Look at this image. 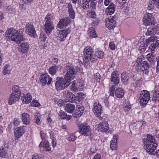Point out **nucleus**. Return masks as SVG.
<instances>
[{
	"label": "nucleus",
	"instance_id": "obj_38",
	"mask_svg": "<svg viewBox=\"0 0 159 159\" xmlns=\"http://www.w3.org/2000/svg\"><path fill=\"white\" fill-rule=\"evenodd\" d=\"M43 149L47 151H50L51 150V148L49 147V143L47 141H44L43 143Z\"/></svg>",
	"mask_w": 159,
	"mask_h": 159
},
{
	"label": "nucleus",
	"instance_id": "obj_25",
	"mask_svg": "<svg viewBox=\"0 0 159 159\" xmlns=\"http://www.w3.org/2000/svg\"><path fill=\"white\" fill-rule=\"evenodd\" d=\"M117 139V135L115 134L113 136L112 139L111 141L110 147L112 150H115L116 149Z\"/></svg>",
	"mask_w": 159,
	"mask_h": 159
},
{
	"label": "nucleus",
	"instance_id": "obj_13",
	"mask_svg": "<svg viewBox=\"0 0 159 159\" xmlns=\"http://www.w3.org/2000/svg\"><path fill=\"white\" fill-rule=\"evenodd\" d=\"M26 32L31 37H34L36 34L33 24L32 23H28L25 25Z\"/></svg>",
	"mask_w": 159,
	"mask_h": 159
},
{
	"label": "nucleus",
	"instance_id": "obj_55",
	"mask_svg": "<svg viewBox=\"0 0 159 159\" xmlns=\"http://www.w3.org/2000/svg\"><path fill=\"white\" fill-rule=\"evenodd\" d=\"M146 43H147V47L148 45V44L151 42H154V37H151L150 38L146 40Z\"/></svg>",
	"mask_w": 159,
	"mask_h": 159
},
{
	"label": "nucleus",
	"instance_id": "obj_2",
	"mask_svg": "<svg viewBox=\"0 0 159 159\" xmlns=\"http://www.w3.org/2000/svg\"><path fill=\"white\" fill-rule=\"evenodd\" d=\"M144 147L150 154H153V152L156 149L157 144L155 142L154 138L148 134L145 138L142 139Z\"/></svg>",
	"mask_w": 159,
	"mask_h": 159
},
{
	"label": "nucleus",
	"instance_id": "obj_1",
	"mask_svg": "<svg viewBox=\"0 0 159 159\" xmlns=\"http://www.w3.org/2000/svg\"><path fill=\"white\" fill-rule=\"evenodd\" d=\"M24 30V29H20L16 30L15 29L11 28L6 31V37L8 39L19 44L21 41L25 40L23 35Z\"/></svg>",
	"mask_w": 159,
	"mask_h": 159
},
{
	"label": "nucleus",
	"instance_id": "obj_14",
	"mask_svg": "<svg viewBox=\"0 0 159 159\" xmlns=\"http://www.w3.org/2000/svg\"><path fill=\"white\" fill-rule=\"evenodd\" d=\"M25 126H21L16 128L14 131L15 139L18 140L25 133Z\"/></svg>",
	"mask_w": 159,
	"mask_h": 159
},
{
	"label": "nucleus",
	"instance_id": "obj_51",
	"mask_svg": "<svg viewBox=\"0 0 159 159\" xmlns=\"http://www.w3.org/2000/svg\"><path fill=\"white\" fill-rule=\"evenodd\" d=\"M115 90V85H113L109 89V93L110 96L114 97V91Z\"/></svg>",
	"mask_w": 159,
	"mask_h": 159
},
{
	"label": "nucleus",
	"instance_id": "obj_50",
	"mask_svg": "<svg viewBox=\"0 0 159 159\" xmlns=\"http://www.w3.org/2000/svg\"><path fill=\"white\" fill-rule=\"evenodd\" d=\"M8 66L7 65H5L4 66V70L2 72L3 74L5 75L7 74H9L10 73V70L8 69Z\"/></svg>",
	"mask_w": 159,
	"mask_h": 159
},
{
	"label": "nucleus",
	"instance_id": "obj_56",
	"mask_svg": "<svg viewBox=\"0 0 159 159\" xmlns=\"http://www.w3.org/2000/svg\"><path fill=\"white\" fill-rule=\"evenodd\" d=\"M40 114H39V115H35V123L38 125H39L40 124V116H39Z\"/></svg>",
	"mask_w": 159,
	"mask_h": 159
},
{
	"label": "nucleus",
	"instance_id": "obj_19",
	"mask_svg": "<svg viewBox=\"0 0 159 159\" xmlns=\"http://www.w3.org/2000/svg\"><path fill=\"white\" fill-rule=\"evenodd\" d=\"M54 29V26L52 22L45 23L44 30L47 34L50 33Z\"/></svg>",
	"mask_w": 159,
	"mask_h": 159
},
{
	"label": "nucleus",
	"instance_id": "obj_10",
	"mask_svg": "<svg viewBox=\"0 0 159 159\" xmlns=\"http://www.w3.org/2000/svg\"><path fill=\"white\" fill-rule=\"evenodd\" d=\"M143 24L145 26L154 25L155 24L154 18L151 13H146L143 19Z\"/></svg>",
	"mask_w": 159,
	"mask_h": 159
},
{
	"label": "nucleus",
	"instance_id": "obj_5",
	"mask_svg": "<svg viewBox=\"0 0 159 159\" xmlns=\"http://www.w3.org/2000/svg\"><path fill=\"white\" fill-rule=\"evenodd\" d=\"M84 54L86 63L89 61L93 62L97 60V57L93 55V49L90 47L87 46L84 49Z\"/></svg>",
	"mask_w": 159,
	"mask_h": 159
},
{
	"label": "nucleus",
	"instance_id": "obj_58",
	"mask_svg": "<svg viewBox=\"0 0 159 159\" xmlns=\"http://www.w3.org/2000/svg\"><path fill=\"white\" fill-rule=\"evenodd\" d=\"M20 122V121L19 119L17 118L14 119L13 123L16 126H18L19 125Z\"/></svg>",
	"mask_w": 159,
	"mask_h": 159
},
{
	"label": "nucleus",
	"instance_id": "obj_35",
	"mask_svg": "<svg viewBox=\"0 0 159 159\" xmlns=\"http://www.w3.org/2000/svg\"><path fill=\"white\" fill-rule=\"evenodd\" d=\"M95 56L97 58H102L103 57L104 53L103 51L97 49L96 51Z\"/></svg>",
	"mask_w": 159,
	"mask_h": 159
},
{
	"label": "nucleus",
	"instance_id": "obj_60",
	"mask_svg": "<svg viewBox=\"0 0 159 159\" xmlns=\"http://www.w3.org/2000/svg\"><path fill=\"white\" fill-rule=\"evenodd\" d=\"M46 38V36L44 34H40L39 39L41 41H44Z\"/></svg>",
	"mask_w": 159,
	"mask_h": 159
},
{
	"label": "nucleus",
	"instance_id": "obj_44",
	"mask_svg": "<svg viewBox=\"0 0 159 159\" xmlns=\"http://www.w3.org/2000/svg\"><path fill=\"white\" fill-rule=\"evenodd\" d=\"M52 16L51 14H48L46 16L45 18V22H52Z\"/></svg>",
	"mask_w": 159,
	"mask_h": 159
},
{
	"label": "nucleus",
	"instance_id": "obj_40",
	"mask_svg": "<svg viewBox=\"0 0 159 159\" xmlns=\"http://www.w3.org/2000/svg\"><path fill=\"white\" fill-rule=\"evenodd\" d=\"M63 106L65 107V109H75V108L74 105L70 103L63 105Z\"/></svg>",
	"mask_w": 159,
	"mask_h": 159
},
{
	"label": "nucleus",
	"instance_id": "obj_36",
	"mask_svg": "<svg viewBox=\"0 0 159 159\" xmlns=\"http://www.w3.org/2000/svg\"><path fill=\"white\" fill-rule=\"evenodd\" d=\"M93 112L95 116L101 120H103V118L100 116L102 113V110H93Z\"/></svg>",
	"mask_w": 159,
	"mask_h": 159
},
{
	"label": "nucleus",
	"instance_id": "obj_8",
	"mask_svg": "<svg viewBox=\"0 0 159 159\" xmlns=\"http://www.w3.org/2000/svg\"><path fill=\"white\" fill-rule=\"evenodd\" d=\"M70 82L64 78H61L57 81L55 83L56 89L57 90L63 89L67 88L70 84Z\"/></svg>",
	"mask_w": 159,
	"mask_h": 159
},
{
	"label": "nucleus",
	"instance_id": "obj_24",
	"mask_svg": "<svg viewBox=\"0 0 159 159\" xmlns=\"http://www.w3.org/2000/svg\"><path fill=\"white\" fill-rule=\"evenodd\" d=\"M30 116L27 113H24L22 114V121L25 124H28L30 122Z\"/></svg>",
	"mask_w": 159,
	"mask_h": 159
},
{
	"label": "nucleus",
	"instance_id": "obj_29",
	"mask_svg": "<svg viewBox=\"0 0 159 159\" xmlns=\"http://www.w3.org/2000/svg\"><path fill=\"white\" fill-rule=\"evenodd\" d=\"M115 94L116 97L120 98L122 97L124 93L123 90L122 89L119 88L116 90Z\"/></svg>",
	"mask_w": 159,
	"mask_h": 159
},
{
	"label": "nucleus",
	"instance_id": "obj_20",
	"mask_svg": "<svg viewBox=\"0 0 159 159\" xmlns=\"http://www.w3.org/2000/svg\"><path fill=\"white\" fill-rule=\"evenodd\" d=\"M109 127L106 122L101 123L98 125V130L102 132H106L108 130Z\"/></svg>",
	"mask_w": 159,
	"mask_h": 159
},
{
	"label": "nucleus",
	"instance_id": "obj_17",
	"mask_svg": "<svg viewBox=\"0 0 159 159\" xmlns=\"http://www.w3.org/2000/svg\"><path fill=\"white\" fill-rule=\"evenodd\" d=\"M70 22V19L69 17L61 19L57 24V27L60 29L63 28L64 27L67 26Z\"/></svg>",
	"mask_w": 159,
	"mask_h": 159
},
{
	"label": "nucleus",
	"instance_id": "obj_23",
	"mask_svg": "<svg viewBox=\"0 0 159 159\" xmlns=\"http://www.w3.org/2000/svg\"><path fill=\"white\" fill-rule=\"evenodd\" d=\"M84 110H67V111L72 113L74 117H79L83 114Z\"/></svg>",
	"mask_w": 159,
	"mask_h": 159
},
{
	"label": "nucleus",
	"instance_id": "obj_7",
	"mask_svg": "<svg viewBox=\"0 0 159 159\" xmlns=\"http://www.w3.org/2000/svg\"><path fill=\"white\" fill-rule=\"evenodd\" d=\"M150 98V95L148 91L145 90L141 91L139 98L140 105L144 107L147 104Z\"/></svg>",
	"mask_w": 159,
	"mask_h": 159
},
{
	"label": "nucleus",
	"instance_id": "obj_6",
	"mask_svg": "<svg viewBox=\"0 0 159 159\" xmlns=\"http://www.w3.org/2000/svg\"><path fill=\"white\" fill-rule=\"evenodd\" d=\"M66 72L64 78L70 82L75 77V75L77 72L76 68L73 66H68L66 67Z\"/></svg>",
	"mask_w": 159,
	"mask_h": 159
},
{
	"label": "nucleus",
	"instance_id": "obj_33",
	"mask_svg": "<svg viewBox=\"0 0 159 159\" xmlns=\"http://www.w3.org/2000/svg\"><path fill=\"white\" fill-rule=\"evenodd\" d=\"M81 81L80 79L74 80L73 81L74 83L76 85V87L78 88L80 91L82 90L83 87V84L82 82H81Z\"/></svg>",
	"mask_w": 159,
	"mask_h": 159
},
{
	"label": "nucleus",
	"instance_id": "obj_57",
	"mask_svg": "<svg viewBox=\"0 0 159 159\" xmlns=\"http://www.w3.org/2000/svg\"><path fill=\"white\" fill-rule=\"evenodd\" d=\"M32 159H43L41 155L35 154H34L32 157Z\"/></svg>",
	"mask_w": 159,
	"mask_h": 159
},
{
	"label": "nucleus",
	"instance_id": "obj_32",
	"mask_svg": "<svg viewBox=\"0 0 159 159\" xmlns=\"http://www.w3.org/2000/svg\"><path fill=\"white\" fill-rule=\"evenodd\" d=\"M58 68V66L54 65L49 68L48 71L49 73L52 75H54L56 73V71Z\"/></svg>",
	"mask_w": 159,
	"mask_h": 159
},
{
	"label": "nucleus",
	"instance_id": "obj_59",
	"mask_svg": "<svg viewBox=\"0 0 159 159\" xmlns=\"http://www.w3.org/2000/svg\"><path fill=\"white\" fill-rule=\"evenodd\" d=\"M94 76V79L96 80L97 82H99L100 81V74L98 73H97L95 74Z\"/></svg>",
	"mask_w": 159,
	"mask_h": 159
},
{
	"label": "nucleus",
	"instance_id": "obj_21",
	"mask_svg": "<svg viewBox=\"0 0 159 159\" xmlns=\"http://www.w3.org/2000/svg\"><path fill=\"white\" fill-rule=\"evenodd\" d=\"M121 78L123 84H128L129 79V73L126 72H123L121 75Z\"/></svg>",
	"mask_w": 159,
	"mask_h": 159
},
{
	"label": "nucleus",
	"instance_id": "obj_48",
	"mask_svg": "<svg viewBox=\"0 0 159 159\" xmlns=\"http://www.w3.org/2000/svg\"><path fill=\"white\" fill-rule=\"evenodd\" d=\"M31 105L34 107H39L40 106L39 102L36 100H33L30 103Z\"/></svg>",
	"mask_w": 159,
	"mask_h": 159
},
{
	"label": "nucleus",
	"instance_id": "obj_16",
	"mask_svg": "<svg viewBox=\"0 0 159 159\" xmlns=\"http://www.w3.org/2000/svg\"><path fill=\"white\" fill-rule=\"evenodd\" d=\"M70 29L67 28L66 30H64L57 31L56 35L61 39V41L63 40V39L65 38L68 34L70 32Z\"/></svg>",
	"mask_w": 159,
	"mask_h": 159
},
{
	"label": "nucleus",
	"instance_id": "obj_9",
	"mask_svg": "<svg viewBox=\"0 0 159 159\" xmlns=\"http://www.w3.org/2000/svg\"><path fill=\"white\" fill-rule=\"evenodd\" d=\"M91 129L89 126L86 123H83L79 126V131L84 136L89 135L91 133Z\"/></svg>",
	"mask_w": 159,
	"mask_h": 159
},
{
	"label": "nucleus",
	"instance_id": "obj_4",
	"mask_svg": "<svg viewBox=\"0 0 159 159\" xmlns=\"http://www.w3.org/2000/svg\"><path fill=\"white\" fill-rule=\"evenodd\" d=\"M21 94V92L19 90V87L17 85L13 86L12 93L10 96L8 100L9 104L11 105L18 101L20 98Z\"/></svg>",
	"mask_w": 159,
	"mask_h": 159
},
{
	"label": "nucleus",
	"instance_id": "obj_34",
	"mask_svg": "<svg viewBox=\"0 0 159 159\" xmlns=\"http://www.w3.org/2000/svg\"><path fill=\"white\" fill-rule=\"evenodd\" d=\"M84 94L82 93H78V96L75 97V100L77 102V103L80 102L81 100L84 98Z\"/></svg>",
	"mask_w": 159,
	"mask_h": 159
},
{
	"label": "nucleus",
	"instance_id": "obj_27",
	"mask_svg": "<svg viewBox=\"0 0 159 159\" xmlns=\"http://www.w3.org/2000/svg\"><path fill=\"white\" fill-rule=\"evenodd\" d=\"M115 10V7L114 4L113 3H111L109 7L106 9V12L107 15H111L113 14Z\"/></svg>",
	"mask_w": 159,
	"mask_h": 159
},
{
	"label": "nucleus",
	"instance_id": "obj_42",
	"mask_svg": "<svg viewBox=\"0 0 159 159\" xmlns=\"http://www.w3.org/2000/svg\"><path fill=\"white\" fill-rule=\"evenodd\" d=\"M147 56L148 60L149 62L151 63L153 62L155 60V57L153 53H152L151 54H148Z\"/></svg>",
	"mask_w": 159,
	"mask_h": 159
},
{
	"label": "nucleus",
	"instance_id": "obj_30",
	"mask_svg": "<svg viewBox=\"0 0 159 159\" xmlns=\"http://www.w3.org/2000/svg\"><path fill=\"white\" fill-rule=\"evenodd\" d=\"M31 98L32 96L30 94L27 93L25 97L21 98V100L24 103H29L30 102Z\"/></svg>",
	"mask_w": 159,
	"mask_h": 159
},
{
	"label": "nucleus",
	"instance_id": "obj_18",
	"mask_svg": "<svg viewBox=\"0 0 159 159\" xmlns=\"http://www.w3.org/2000/svg\"><path fill=\"white\" fill-rule=\"evenodd\" d=\"M119 74L118 72L116 71L112 72L111 76V81L114 84H117L119 83Z\"/></svg>",
	"mask_w": 159,
	"mask_h": 159
},
{
	"label": "nucleus",
	"instance_id": "obj_47",
	"mask_svg": "<svg viewBox=\"0 0 159 159\" xmlns=\"http://www.w3.org/2000/svg\"><path fill=\"white\" fill-rule=\"evenodd\" d=\"M58 115L60 118L61 119H64L67 116V114L66 113H65L62 110H61L60 111Z\"/></svg>",
	"mask_w": 159,
	"mask_h": 159
},
{
	"label": "nucleus",
	"instance_id": "obj_15",
	"mask_svg": "<svg viewBox=\"0 0 159 159\" xmlns=\"http://www.w3.org/2000/svg\"><path fill=\"white\" fill-rule=\"evenodd\" d=\"M63 96L67 101L70 102H77L75 100V96L70 92L68 90H65L63 92Z\"/></svg>",
	"mask_w": 159,
	"mask_h": 159
},
{
	"label": "nucleus",
	"instance_id": "obj_26",
	"mask_svg": "<svg viewBox=\"0 0 159 159\" xmlns=\"http://www.w3.org/2000/svg\"><path fill=\"white\" fill-rule=\"evenodd\" d=\"M90 1L89 0H82L80 2L79 5L83 9H87L89 7Z\"/></svg>",
	"mask_w": 159,
	"mask_h": 159
},
{
	"label": "nucleus",
	"instance_id": "obj_28",
	"mask_svg": "<svg viewBox=\"0 0 159 159\" xmlns=\"http://www.w3.org/2000/svg\"><path fill=\"white\" fill-rule=\"evenodd\" d=\"M68 9L69 16L72 19H74L75 17V12L72 7V5L70 3H68L67 7Z\"/></svg>",
	"mask_w": 159,
	"mask_h": 159
},
{
	"label": "nucleus",
	"instance_id": "obj_62",
	"mask_svg": "<svg viewBox=\"0 0 159 159\" xmlns=\"http://www.w3.org/2000/svg\"><path fill=\"white\" fill-rule=\"evenodd\" d=\"M156 47L154 46L153 43L151 44V47H150V52L152 53H153L154 52L155 48Z\"/></svg>",
	"mask_w": 159,
	"mask_h": 159
},
{
	"label": "nucleus",
	"instance_id": "obj_31",
	"mask_svg": "<svg viewBox=\"0 0 159 159\" xmlns=\"http://www.w3.org/2000/svg\"><path fill=\"white\" fill-rule=\"evenodd\" d=\"M157 33L158 31L156 27H153L152 28H148L146 34L149 35H153Z\"/></svg>",
	"mask_w": 159,
	"mask_h": 159
},
{
	"label": "nucleus",
	"instance_id": "obj_22",
	"mask_svg": "<svg viewBox=\"0 0 159 159\" xmlns=\"http://www.w3.org/2000/svg\"><path fill=\"white\" fill-rule=\"evenodd\" d=\"M29 45L28 43L25 42L22 43L19 48V50L22 53L27 52L29 48Z\"/></svg>",
	"mask_w": 159,
	"mask_h": 159
},
{
	"label": "nucleus",
	"instance_id": "obj_37",
	"mask_svg": "<svg viewBox=\"0 0 159 159\" xmlns=\"http://www.w3.org/2000/svg\"><path fill=\"white\" fill-rule=\"evenodd\" d=\"M152 100L153 101H159V93L158 92L156 91H154L152 94Z\"/></svg>",
	"mask_w": 159,
	"mask_h": 159
},
{
	"label": "nucleus",
	"instance_id": "obj_46",
	"mask_svg": "<svg viewBox=\"0 0 159 159\" xmlns=\"http://www.w3.org/2000/svg\"><path fill=\"white\" fill-rule=\"evenodd\" d=\"M147 47V43L142 44L139 46V50L142 52H144L145 51Z\"/></svg>",
	"mask_w": 159,
	"mask_h": 159
},
{
	"label": "nucleus",
	"instance_id": "obj_64",
	"mask_svg": "<svg viewBox=\"0 0 159 159\" xmlns=\"http://www.w3.org/2000/svg\"><path fill=\"white\" fill-rule=\"evenodd\" d=\"M153 43V44L155 47H159V40H156L154 39V42Z\"/></svg>",
	"mask_w": 159,
	"mask_h": 159
},
{
	"label": "nucleus",
	"instance_id": "obj_11",
	"mask_svg": "<svg viewBox=\"0 0 159 159\" xmlns=\"http://www.w3.org/2000/svg\"><path fill=\"white\" fill-rule=\"evenodd\" d=\"M39 79L43 86L46 85L47 83L48 85H49L52 81V78L47 74L45 73L41 75Z\"/></svg>",
	"mask_w": 159,
	"mask_h": 159
},
{
	"label": "nucleus",
	"instance_id": "obj_52",
	"mask_svg": "<svg viewBox=\"0 0 159 159\" xmlns=\"http://www.w3.org/2000/svg\"><path fill=\"white\" fill-rule=\"evenodd\" d=\"M93 109H101L102 108V106L99 102L95 103L93 106Z\"/></svg>",
	"mask_w": 159,
	"mask_h": 159
},
{
	"label": "nucleus",
	"instance_id": "obj_39",
	"mask_svg": "<svg viewBox=\"0 0 159 159\" xmlns=\"http://www.w3.org/2000/svg\"><path fill=\"white\" fill-rule=\"evenodd\" d=\"M90 5H89V8L91 11H93L96 8V5L97 3V1L95 0H91Z\"/></svg>",
	"mask_w": 159,
	"mask_h": 159
},
{
	"label": "nucleus",
	"instance_id": "obj_41",
	"mask_svg": "<svg viewBox=\"0 0 159 159\" xmlns=\"http://www.w3.org/2000/svg\"><path fill=\"white\" fill-rule=\"evenodd\" d=\"M131 106L129 102L128 101H125L124 102L123 108L124 109H130Z\"/></svg>",
	"mask_w": 159,
	"mask_h": 159
},
{
	"label": "nucleus",
	"instance_id": "obj_49",
	"mask_svg": "<svg viewBox=\"0 0 159 159\" xmlns=\"http://www.w3.org/2000/svg\"><path fill=\"white\" fill-rule=\"evenodd\" d=\"M88 34L90 37L94 38L97 37L96 33L94 30H92L91 31H89Z\"/></svg>",
	"mask_w": 159,
	"mask_h": 159
},
{
	"label": "nucleus",
	"instance_id": "obj_12",
	"mask_svg": "<svg viewBox=\"0 0 159 159\" xmlns=\"http://www.w3.org/2000/svg\"><path fill=\"white\" fill-rule=\"evenodd\" d=\"M117 18L116 16H109L106 20V26L109 29H113L116 26Z\"/></svg>",
	"mask_w": 159,
	"mask_h": 159
},
{
	"label": "nucleus",
	"instance_id": "obj_45",
	"mask_svg": "<svg viewBox=\"0 0 159 159\" xmlns=\"http://www.w3.org/2000/svg\"><path fill=\"white\" fill-rule=\"evenodd\" d=\"M77 137L73 134H70L67 138V140L69 141H74Z\"/></svg>",
	"mask_w": 159,
	"mask_h": 159
},
{
	"label": "nucleus",
	"instance_id": "obj_63",
	"mask_svg": "<svg viewBox=\"0 0 159 159\" xmlns=\"http://www.w3.org/2000/svg\"><path fill=\"white\" fill-rule=\"evenodd\" d=\"M40 135L41 139L44 140L45 139L46 134L43 131H41L40 132Z\"/></svg>",
	"mask_w": 159,
	"mask_h": 159
},
{
	"label": "nucleus",
	"instance_id": "obj_3",
	"mask_svg": "<svg viewBox=\"0 0 159 159\" xmlns=\"http://www.w3.org/2000/svg\"><path fill=\"white\" fill-rule=\"evenodd\" d=\"M135 67L136 70L138 72L140 70L142 71L143 73L147 75L149 72L150 66L146 61H142V59L140 57H138L136 61Z\"/></svg>",
	"mask_w": 159,
	"mask_h": 159
},
{
	"label": "nucleus",
	"instance_id": "obj_61",
	"mask_svg": "<svg viewBox=\"0 0 159 159\" xmlns=\"http://www.w3.org/2000/svg\"><path fill=\"white\" fill-rule=\"evenodd\" d=\"M109 47L112 50H114L115 49V45L113 42H111L110 43Z\"/></svg>",
	"mask_w": 159,
	"mask_h": 159
},
{
	"label": "nucleus",
	"instance_id": "obj_54",
	"mask_svg": "<svg viewBox=\"0 0 159 159\" xmlns=\"http://www.w3.org/2000/svg\"><path fill=\"white\" fill-rule=\"evenodd\" d=\"M70 89L74 91H76L78 90H79L78 88L76 87V85L74 83V82L73 81L72 82V84L70 87Z\"/></svg>",
	"mask_w": 159,
	"mask_h": 159
},
{
	"label": "nucleus",
	"instance_id": "obj_43",
	"mask_svg": "<svg viewBox=\"0 0 159 159\" xmlns=\"http://www.w3.org/2000/svg\"><path fill=\"white\" fill-rule=\"evenodd\" d=\"M7 154V151L3 147L0 148V156L2 157H5Z\"/></svg>",
	"mask_w": 159,
	"mask_h": 159
},
{
	"label": "nucleus",
	"instance_id": "obj_53",
	"mask_svg": "<svg viewBox=\"0 0 159 159\" xmlns=\"http://www.w3.org/2000/svg\"><path fill=\"white\" fill-rule=\"evenodd\" d=\"M88 16L91 18H95L96 16L95 12L92 11L87 13Z\"/></svg>",
	"mask_w": 159,
	"mask_h": 159
}]
</instances>
